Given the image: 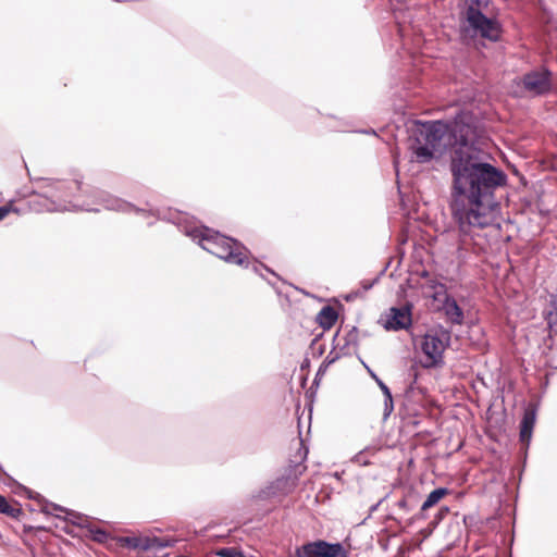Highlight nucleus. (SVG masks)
Here are the masks:
<instances>
[{"instance_id": "2eb2a0df", "label": "nucleus", "mask_w": 557, "mask_h": 557, "mask_svg": "<svg viewBox=\"0 0 557 557\" xmlns=\"http://www.w3.org/2000/svg\"><path fill=\"white\" fill-rule=\"evenodd\" d=\"M443 309L446 317L453 324H462L463 322V311L456 301V299L445 293V297L443 300Z\"/></svg>"}, {"instance_id": "2f4dec72", "label": "nucleus", "mask_w": 557, "mask_h": 557, "mask_svg": "<svg viewBox=\"0 0 557 557\" xmlns=\"http://www.w3.org/2000/svg\"><path fill=\"white\" fill-rule=\"evenodd\" d=\"M432 287L434 289H436V293H435V296L434 298L436 299L437 298V295H440L442 292H446V286L442 283H435L434 285H432Z\"/></svg>"}, {"instance_id": "5701e85b", "label": "nucleus", "mask_w": 557, "mask_h": 557, "mask_svg": "<svg viewBox=\"0 0 557 557\" xmlns=\"http://www.w3.org/2000/svg\"><path fill=\"white\" fill-rule=\"evenodd\" d=\"M219 557H245L244 552L237 547H222L215 552Z\"/></svg>"}, {"instance_id": "4c0bfd02", "label": "nucleus", "mask_w": 557, "mask_h": 557, "mask_svg": "<svg viewBox=\"0 0 557 557\" xmlns=\"http://www.w3.org/2000/svg\"><path fill=\"white\" fill-rule=\"evenodd\" d=\"M364 133H367V134H370V133H371V134H375V131H374V129H371V131H366Z\"/></svg>"}, {"instance_id": "ea45409f", "label": "nucleus", "mask_w": 557, "mask_h": 557, "mask_svg": "<svg viewBox=\"0 0 557 557\" xmlns=\"http://www.w3.org/2000/svg\"><path fill=\"white\" fill-rule=\"evenodd\" d=\"M24 490H25L28 494H30V491H29V490H27V488H25V487H24ZM32 497H33L32 495H28V498H32Z\"/></svg>"}, {"instance_id": "473e14b6", "label": "nucleus", "mask_w": 557, "mask_h": 557, "mask_svg": "<svg viewBox=\"0 0 557 557\" xmlns=\"http://www.w3.org/2000/svg\"><path fill=\"white\" fill-rule=\"evenodd\" d=\"M352 461L363 466L368 465V461L362 456V451L355 455Z\"/></svg>"}, {"instance_id": "c756f323", "label": "nucleus", "mask_w": 557, "mask_h": 557, "mask_svg": "<svg viewBox=\"0 0 557 557\" xmlns=\"http://www.w3.org/2000/svg\"><path fill=\"white\" fill-rule=\"evenodd\" d=\"M11 211L17 212V209L12 205H5L0 207V221L3 220Z\"/></svg>"}, {"instance_id": "412c9836", "label": "nucleus", "mask_w": 557, "mask_h": 557, "mask_svg": "<svg viewBox=\"0 0 557 557\" xmlns=\"http://www.w3.org/2000/svg\"><path fill=\"white\" fill-rule=\"evenodd\" d=\"M87 532L92 541L100 544L107 543L111 539V535L108 531L99 527H96L95 524H91Z\"/></svg>"}, {"instance_id": "a211bd4d", "label": "nucleus", "mask_w": 557, "mask_h": 557, "mask_svg": "<svg viewBox=\"0 0 557 557\" xmlns=\"http://www.w3.org/2000/svg\"><path fill=\"white\" fill-rule=\"evenodd\" d=\"M338 319V313L334 307L327 305L322 307L317 315V322L323 330H330Z\"/></svg>"}, {"instance_id": "20e7f679", "label": "nucleus", "mask_w": 557, "mask_h": 557, "mask_svg": "<svg viewBox=\"0 0 557 557\" xmlns=\"http://www.w3.org/2000/svg\"><path fill=\"white\" fill-rule=\"evenodd\" d=\"M38 190L34 194L50 200L52 207L49 211H78L99 212L98 208H90L86 205H77L73 199L77 198V193L87 197L88 189L83 188V183L78 180H57L49 177H39L36 180Z\"/></svg>"}, {"instance_id": "ddd939ff", "label": "nucleus", "mask_w": 557, "mask_h": 557, "mask_svg": "<svg viewBox=\"0 0 557 557\" xmlns=\"http://www.w3.org/2000/svg\"><path fill=\"white\" fill-rule=\"evenodd\" d=\"M42 511L48 515H55L57 517H59V515L55 512H65V520L70 521L73 525L86 529V531L92 524L88 516L66 509L60 505L46 504Z\"/></svg>"}, {"instance_id": "aec40b11", "label": "nucleus", "mask_w": 557, "mask_h": 557, "mask_svg": "<svg viewBox=\"0 0 557 557\" xmlns=\"http://www.w3.org/2000/svg\"><path fill=\"white\" fill-rule=\"evenodd\" d=\"M0 513L18 519L23 512L18 502L10 503L4 496L0 495Z\"/></svg>"}, {"instance_id": "7c9ffc66", "label": "nucleus", "mask_w": 557, "mask_h": 557, "mask_svg": "<svg viewBox=\"0 0 557 557\" xmlns=\"http://www.w3.org/2000/svg\"><path fill=\"white\" fill-rule=\"evenodd\" d=\"M329 369L327 366H325L323 362L320 364L317 373H315V377L313 380V385H318L319 384V381L321 379V376L324 375V373L326 372V370Z\"/></svg>"}, {"instance_id": "cd10ccee", "label": "nucleus", "mask_w": 557, "mask_h": 557, "mask_svg": "<svg viewBox=\"0 0 557 557\" xmlns=\"http://www.w3.org/2000/svg\"><path fill=\"white\" fill-rule=\"evenodd\" d=\"M251 269L256 274L260 275L261 277H263V274L261 272L262 270H265L276 276V274L272 270H270L265 264L261 262H253Z\"/></svg>"}, {"instance_id": "f704fd0d", "label": "nucleus", "mask_w": 557, "mask_h": 557, "mask_svg": "<svg viewBox=\"0 0 557 557\" xmlns=\"http://www.w3.org/2000/svg\"><path fill=\"white\" fill-rule=\"evenodd\" d=\"M397 505H398L399 508H403V509H405L407 511L411 510V508L409 507L408 500L406 498L399 499Z\"/></svg>"}, {"instance_id": "b1692460", "label": "nucleus", "mask_w": 557, "mask_h": 557, "mask_svg": "<svg viewBox=\"0 0 557 557\" xmlns=\"http://www.w3.org/2000/svg\"><path fill=\"white\" fill-rule=\"evenodd\" d=\"M146 542L149 545V547H145V552L158 553L161 549H163V547H162L163 539H160L157 536H153V537L146 536Z\"/></svg>"}, {"instance_id": "0eeeda50", "label": "nucleus", "mask_w": 557, "mask_h": 557, "mask_svg": "<svg viewBox=\"0 0 557 557\" xmlns=\"http://www.w3.org/2000/svg\"><path fill=\"white\" fill-rule=\"evenodd\" d=\"M290 557H348V553L339 542L315 540L297 546Z\"/></svg>"}, {"instance_id": "bb28decb", "label": "nucleus", "mask_w": 557, "mask_h": 557, "mask_svg": "<svg viewBox=\"0 0 557 557\" xmlns=\"http://www.w3.org/2000/svg\"><path fill=\"white\" fill-rule=\"evenodd\" d=\"M362 364L367 369L369 375L375 381L382 393L389 391V387L376 375V373L364 362Z\"/></svg>"}, {"instance_id": "c9c22d12", "label": "nucleus", "mask_w": 557, "mask_h": 557, "mask_svg": "<svg viewBox=\"0 0 557 557\" xmlns=\"http://www.w3.org/2000/svg\"><path fill=\"white\" fill-rule=\"evenodd\" d=\"M376 282H377V278H374L372 282H370V283H366V284L363 285V288H364V289H370V288H371V287H372Z\"/></svg>"}, {"instance_id": "c85d7f7f", "label": "nucleus", "mask_w": 557, "mask_h": 557, "mask_svg": "<svg viewBox=\"0 0 557 557\" xmlns=\"http://www.w3.org/2000/svg\"><path fill=\"white\" fill-rule=\"evenodd\" d=\"M449 511V508L448 507H441L440 510L437 511L436 516H435V519L433 521V527H436L438 524V522L441 520H443V518L448 513Z\"/></svg>"}, {"instance_id": "393cba45", "label": "nucleus", "mask_w": 557, "mask_h": 557, "mask_svg": "<svg viewBox=\"0 0 557 557\" xmlns=\"http://www.w3.org/2000/svg\"><path fill=\"white\" fill-rule=\"evenodd\" d=\"M345 355L343 354V351H341L338 349V347H336V345L333 347V349L329 352V355L325 357V359L323 360V363L327 367L332 366L333 363H335L338 359H341L342 357H344Z\"/></svg>"}, {"instance_id": "4468645a", "label": "nucleus", "mask_w": 557, "mask_h": 557, "mask_svg": "<svg viewBox=\"0 0 557 557\" xmlns=\"http://www.w3.org/2000/svg\"><path fill=\"white\" fill-rule=\"evenodd\" d=\"M536 421V407L535 406H528L523 412L522 419L520 421V433H519V441L524 446V449L527 450L529 448L533 429Z\"/></svg>"}, {"instance_id": "dca6fc26", "label": "nucleus", "mask_w": 557, "mask_h": 557, "mask_svg": "<svg viewBox=\"0 0 557 557\" xmlns=\"http://www.w3.org/2000/svg\"><path fill=\"white\" fill-rule=\"evenodd\" d=\"M359 343V331L356 326L351 327L342 338L338 339L336 343V347L341 351H343L344 355H351L352 351L357 350Z\"/></svg>"}, {"instance_id": "423d86ee", "label": "nucleus", "mask_w": 557, "mask_h": 557, "mask_svg": "<svg viewBox=\"0 0 557 557\" xmlns=\"http://www.w3.org/2000/svg\"><path fill=\"white\" fill-rule=\"evenodd\" d=\"M466 18L473 32L482 38L493 42L500 39L502 25L496 18L487 17L481 9L468 7Z\"/></svg>"}, {"instance_id": "7ed1b4c3", "label": "nucleus", "mask_w": 557, "mask_h": 557, "mask_svg": "<svg viewBox=\"0 0 557 557\" xmlns=\"http://www.w3.org/2000/svg\"><path fill=\"white\" fill-rule=\"evenodd\" d=\"M184 234L196 242L203 250L227 263L248 268V248L235 238L225 236L205 225L185 226Z\"/></svg>"}, {"instance_id": "a19ab883", "label": "nucleus", "mask_w": 557, "mask_h": 557, "mask_svg": "<svg viewBox=\"0 0 557 557\" xmlns=\"http://www.w3.org/2000/svg\"><path fill=\"white\" fill-rule=\"evenodd\" d=\"M338 334H335L333 341L335 342L337 339Z\"/></svg>"}, {"instance_id": "6ab92c4d", "label": "nucleus", "mask_w": 557, "mask_h": 557, "mask_svg": "<svg viewBox=\"0 0 557 557\" xmlns=\"http://www.w3.org/2000/svg\"><path fill=\"white\" fill-rule=\"evenodd\" d=\"M116 542L133 550L145 552V547H149L146 542V536H119L116 537Z\"/></svg>"}, {"instance_id": "1a4fd4ad", "label": "nucleus", "mask_w": 557, "mask_h": 557, "mask_svg": "<svg viewBox=\"0 0 557 557\" xmlns=\"http://www.w3.org/2000/svg\"><path fill=\"white\" fill-rule=\"evenodd\" d=\"M553 73L546 66L541 70L527 72L522 76V86L524 90L533 96H545L553 90Z\"/></svg>"}, {"instance_id": "39448f33", "label": "nucleus", "mask_w": 557, "mask_h": 557, "mask_svg": "<svg viewBox=\"0 0 557 557\" xmlns=\"http://www.w3.org/2000/svg\"><path fill=\"white\" fill-rule=\"evenodd\" d=\"M450 341L451 331L442 325H436L424 334L421 350L430 360V366L438 367L444 363L443 355Z\"/></svg>"}, {"instance_id": "58836bf2", "label": "nucleus", "mask_w": 557, "mask_h": 557, "mask_svg": "<svg viewBox=\"0 0 557 557\" xmlns=\"http://www.w3.org/2000/svg\"><path fill=\"white\" fill-rule=\"evenodd\" d=\"M379 504L371 507V510L374 511L377 508Z\"/></svg>"}, {"instance_id": "6e6552de", "label": "nucleus", "mask_w": 557, "mask_h": 557, "mask_svg": "<svg viewBox=\"0 0 557 557\" xmlns=\"http://www.w3.org/2000/svg\"><path fill=\"white\" fill-rule=\"evenodd\" d=\"M87 197H91L94 203L102 206L106 210H112L123 213L135 212L137 214L145 213L146 209L136 207L135 205L115 197L104 190L89 188Z\"/></svg>"}, {"instance_id": "e433bc0d", "label": "nucleus", "mask_w": 557, "mask_h": 557, "mask_svg": "<svg viewBox=\"0 0 557 557\" xmlns=\"http://www.w3.org/2000/svg\"><path fill=\"white\" fill-rule=\"evenodd\" d=\"M174 542L171 541V540H163V545L162 547L165 548V547H171L173 546Z\"/></svg>"}, {"instance_id": "9b49d317", "label": "nucleus", "mask_w": 557, "mask_h": 557, "mask_svg": "<svg viewBox=\"0 0 557 557\" xmlns=\"http://www.w3.org/2000/svg\"><path fill=\"white\" fill-rule=\"evenodd\" d=\"M296 485V478L282 475L260 491V498L267 499L271 497L286 496L295 490Z\"/></svg>"}, {"instance_id": "9d476101", "label": "nucleus", "mask_w": 557, "mask_h": 557, "mask_svg": "<svg viewBox=\"0 0 557 557\" xmlns=\"http://www.w3.org/2000/svg\"><path fill=\"white\" fill-rule=\"evenodd\" d=\"M412 305L407 302L399 307H391L385 313V321L383 327L386 331H401L408 330L412 324Z\"/></svg>"}, {"instance_id": "a878e982", "label": "nucleus", "mask_w": 557, "mask_h": 557, "mask_svg": "<svg viewBox=\"0 0 557 557\" xmlns=\"http://www.w3.org/2000/svg\"><path fill=\"white\" fill-rule=\"evenodd\" d=\"M383 395H384V419H386L387 417H389V414L394 410V401H393V395H392L391 389L383 393Z\"/></svg>"}, {"instance_id": "f03ea898", "label": "nucleus", "mask_w": 557, "mask_h": 557, "mask_svg": "<svg viewBox=\"0 0 557 557\" xmlns=\"http://www.w3.org/2000/svg\"><path fill=\"white\" fill-rule=\"evenodd\" d=\"M480 139L475 117L468 111H459L453 117L416 121L409 137V150L418 163H430L449 153V161L455 153Z\"/></svg>"}, {"instance_id": "f3484780", "label": "nucleus", "mask_w": 557, "mask_h": 557, "mask_svg": "<svg viewBox=\"0 0 557 557\" xmlns=\"http://www.w3.org/2000/svg\"><path fill=\"white\" fill-rule=\"evenodd\" d=\"M448 494L447 487H437L433 490L428 496L426 499L422 503L420 507V511L411 518V520L424 519V512L434 507L445 495Z\"/></svg>"}, {"instance_id": "4be33fe9", "label": "nucleus", "mask_w": 557, "mask_h": 557, "mask_svg": "<svg viewBox=\"0 0 557 557\" xmlns=\"http://www.w3.org/2000/svg\"><path fill=\"white\" fill-rule=\"evenodd\" d=\"M550 307L552 310H549L546 315L545 320L547 322V325L550 330V332L557 334V298L550 300Z\"/></svg>"}, {"instance_id": "72a5a7b5", "label": "nucleus", "mask_w": 557, "mask_h": 557, "mask_svg": "<svg viewBox=\"0 0 557 557\" xmlns=\"http://www.w3.org/2000/svg\"><path fill=\"white\" fill-rule=\"evenodd\" d=\"M481 5L486 7L487 1L485 0H471V3L468 7H473L480 9Z\"/></svg>"}, {"instance_id": "f8f14e48", "label": "nucleus", "mask_w": 557, "mask_h": 557, "mask_svg": "<svg viewBox=\"0 0 557 557\" xmlns=\"http://www.w3.org/2000/svg\"><path fill=\"white\" fill-rule=\"evenodd\" d=\"M144 216H156L158 220L166 221L169 223L175 224L178 230L184 234L185 226H193L188 222V216L180 211L166 209H146L145 213H141Z\"/></svg>"}, {"instance_id": "f257e3e1", "label": "nucleus", "mask_w": 557, "mask_h": 557, "mask_svg": "<svg viewBox=\"0 0 557 557\" xmlns=\"http://www.w3.org/2000/svg\"><path fill=\"white\" fill-rule=\"evenodd\" d=\"M490 153L471 140L449 161L451 176L449 209L461 233L490 225V212L496 202V191L508 183L504 170L490 162Z\"/></svg>"}]
</instances>
